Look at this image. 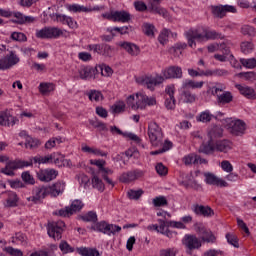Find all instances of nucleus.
I'll list each match as a JSON object with an SVG mask.
<instances>
[{
  "label": "nucleus",
  "instance_id": "1",
  "mask_svg": "<svg viewBox=\"0 0 256 256\" xmlns=\"http://www.w3.org/2000/svg\"><path fill=\"white\" fill-rule=\"evenodd\" d=\"M136 99H137L136 104H134L133 101H135V96L134 95L128 96L127 105L131 107V109H134V110L145 109L147 105L152 106V105H156L157 103V100H155V98L149 97L143 93H137Z\"/></svg>",
  "mask_w": 256,
  "mask_h": 256
},
{
  "label": "nucleus",
  "instance_id": "2",
  "mask_svg": "<svg viewBox=\"0 0 256 256\" xmlns=\"http://www.w3.org/2000/svg\"><path fill=\"white\" fill-rule=\"evenodd\" d=\"M225 129H227V131L230 132L231 135L239 137L241 135H245V131L247 130V124L241 119L226 118Z\"/></svg>",
  "mask_w": 256,
  "mask_h": 256
},
{
  "label": "nucleus",
  "instance_id": "3",
  "mask_svg": "<svg viewBox=\"0 0 256 256\" xmlns=\"http://www.w3.org/2000/svg\"><path fill=\"white\" fill-rule=\"evenodd\" d=\"M148 137L153 147H161L163 145V130L156 122H150L148 125Z\"/></svg>",
  "mask_w": 256,
  "mask_h": 256
},
{
  "label": "nucleus",
  "instance_id": "4",
  "mask_svg": "<svg viewBox=\"0 0 256 256\" xmlns=\"http://www.w3.org/2000/svg\"><path fill=\"white\" fill-rule=\"evenodd\" d=\"M33 162L32 161H23V160H14V161H8L6 163V166L0 170V173H3V175H7L8 177H15V171L17 169H23L24 167H32Z\"/></svg>",
  "mask_w": 256,
  "mask_h": 256
},
{
  "label": "nucleus",
  "instance_id": "5",
  "mask_svg": "<svg viewBox=\"0 0 256 256\" xmlns=\"http://www.w3.org/2000/svg\"><path fill=\"white\" fill-rule=\"evenodd\" d=\"M185 247L186 255H191L194 251H199L203 243L195 234H186L182 240Z\"/></svg>",
  "mask_w": 256,
  "mask_h": 256
},
{
  "label": "nucleus",
  "instance_id": "6",
  "mask_svg": "<svg viewBox=\"0 0 256 256\" xmlns=\"http://www.w3.org/2000/svg\"><path fill=\"white\" fill-rule=\"evenodd\" d=\"M93 231H97L98 233H103V235H108L111 237L116 233H120L121 226L115 224H109L107 221L97 222L94 226L91 227Z\"/></svg>",
  "mask_w": 256,
  "mask_h": 256
},
{
  "label": "nucleus",
  "instance_id": "7",
  "mask_svg": "<svg viewBox=\"0 0 256 256\" xmlns=\"http://www.w3.org/2000/svg\"><path fill=\"white\" fill-rule=\"evenodd\" d=\"M65 231V222L63 220L52 221L47 225V233L54 241H59Z\"/></svg>",
  "mask_w": 256,
  "mask_h": 256
},
{
  "label": "nucleus",
  "instance_id": "8",
  "mask_svg": "<svg viewBox=\"0 0 256 256\" xmlns=\"http://www.w3.org/2000/svg\"><path fill=\"white\" fill-rule=\"evenodd\" d=\"M213 143V140L209 138L207 143L203 142L200 145L198 153H203L204 155H211V153H213L215 149L216 151H225V140L217 141L216 146Z\"/></svg>",
  "mask_w": 256,
  "mask_h": 256
},
{
  "label": "nucleus",
  "instance_id": "9",
  "mask_svg": "<svg viewBox=\"0 0 256 256\" xmlns=\"http://www.w3.org/2000/svg\"><path fill=\"white\" fill-rule=\"evenodd\" d=\"M85 204L81 200H74L70 206H66L56 212L54 215H58V217H71V215H75V213H79L81 209H83Z\"/></svg>",
  "mask_w": 256,
  "mask_h": 256
},
{
  "label": "nucleus",
  "instance_id": "10",
  "mask_svg": "<svg viewBox=\"0 0 256 256\" xmlns=\"http://www.w3.org/2000/svg\"><path fill=\"white\" fill-rule=\"evenodd\" d=\"M185 36L188 41L189 47L192 48L197 46V43H195V41H198V43H203L206 41L204 28H202V30L190 29L185 33Z\"/></svg>",
  "mask_w": 256,
  "mask_h": 256
},
{
  "label": "nucleus",
  "instance_id": "11",
  "mask_svg": "<svg viewBox=\"0 0 256 256\" xmlns=\"http://www.w3.org/2000/svg\"><path fill=\"white\" fill-rule=\"evenodd\" d=\"M63 35V30L58 27H44L36 31L38 39H59Z\"/></svg>",
  "mask_w": 256,
  "mask_h": 256
},
{
  "label": "nucleus",
  "instance_id": "12",
  "mask_svg": "<svg viewBox=\"0 0 256 256\" xmlns=\"http://www.w3.org/2000/svg\"><path fill=\"white\" fill-rule=\"evenodd\" d=\"M194 229L197 235H199L201 243H215V235H213V232H211V230L206 229L205 225L201 223H196L194 225Z\"/></svg>",
  "mask_w": 256,
  "mask_h": 256
},
{
  "label": "nucleus",
  "instance_id": "13",
  "mask_svg": "<svg viewBox=\"0 0 256 256\" xmlns=\"http://www.w3.org/2000/svg\"><path fill=\"white\" fill-rule=\"evenodd\" d=\"M19 56L15 51H10L9 55H6L4 58L0 59V71H5V69H11L14 65L19 63Z\"/></svg>",
  "mask_w": 256,
  "mask_h": 256
},
{
  "label": "nucleus",
  "instance_id": "14",
  "mask_svg": "<svg viewBox=\"0 0 256 256\" xmlns=\"http://www.w3.org/2000/svg\"><path fill=\"white\" fill-rule=\"evenodd\" d=\"M163 81H165V77L156 76L140 78L138 83H140V85H144V87H147L150 91H155V87H157V85H161Z\"/></svg>",
  "mask_w": 256,
  "mask_h": 256
},
{
  "label": "nucleus",
  "instance_id": "15",
  "mask_svg": "<svg viewBox=\"0 0 256 256\" xmlns=\"http://www.w3.org/2000/svg\"><path fill=\"white\" fill-rule=\"evenodd\" d=\"M145 173L143 170H132L128 172H124L119 177L120 183H131L133 181H137V179H141Z\"/></svg>",
  "mask_w": 256,
  "mask_h": 256
},
{
  "label": "nucleus",
  "instance_id": "16",
  "mask_svg": "<svg viewBox=\"0 0 256 256\" xmlns=\"http://www.w3.org/2000/svg\"><path fill=\"white\" fill-rule=\"evenodd\" d=\"M49 195V188L47 186L36 187L33 190V195L28 197V201H32L33 203H41L42 199H45L46 196Z\"/></svg>",
  "mask_w": 256,
  "mask_h": 256
},
{
  "label": "nucleus",
  "instance_id": "17",
  "mask_svg": "<svg viewBox=\"0 0 256 256\" xmlns=\"http://www.w3.org/2000/svg\"><path fill=\"white\" fill-rule=\"evenodd\" d=\"M231 49H233V43L231 40L226 39V50H225V55H226V61H228L234 69H242L241 63L235 59V56L231 54Z\"/></svg>",
  "mask_w": 256,
  "mask_h": 256
},
{
  "label": "nucleus",
  "instance_id": "18",
  "mask_svg": "<svg viewBox=\"0 0 256 256\" xmlns=\"http://www.w3.org/2000/svg\"><path fill=\"white\" fill-rule=\"evenodd\" d=\"M57 175H59V172L55 169H44L37 172L39 181H44L45 183L57 179Z\"/></svg>",
  "mask_w": 256,
  "mask_h": 256
},
{
  "label": "nucleus",
  "instance_id": "19",
  "mask_svg": "<svg viewBox=\"0 0 256 256\" xmlns=\"http://www.w3.org/2000/svg\"><path fill=\"white\" fill-rule=\"evenodd\" d=\"M163 77L165 79H182L183 70L179 66H170L163 70Z\"/></svg>",
  "mask_w": 256,
  "mask_h": 256
},
{
  "label": "nucleus",
  "instance_id": "20",
  "mask_svg": "<svg viewBox=\"0 0 256 256\" xmlns=\"http://www.w3.org/2000/svg\"><path fill=\"white\" fill-rule=\"evenodd\" d=\"M192 211L193 213H195V215H198L199 217H213V215H215V212L212 210L211 207L199 204L192 205Z\"/></svg>",
  "mask_w": 256,
  "mask_h": 256
},
{
  "label": "nucleus",
  "instance_id": "21",
  "mask_svg": "<svg viewBox=\"0 0 256 256\" xmlns=\"http://www.w3.org/2000/svg\"><path fill=\"white\" fill-rule=\"evenodd\" d=\"M208 93H211L217 98L218 105H225V88L221 85H216L209 88Z\"/></svg>",
  "mask_w": 256,
  "mask_h": 256
},
{
  "label": "nucleus",
  "instance_id": "22",
  "mask_svg": "<svg viewBox=\"0 0 256 256\" xmlns=\"http://www.w3.org/2000/svg\"><path fill=\"white\" fill-rule=\"evenodd\" d=\"M48 187V194L51 197H59V195H63V191H65L66 184L64 181H57L56 183L47 186Z\"/></svg>",
  "mask_w": 256,
  "mask_h": 256
},
{
  "label": "nucleus",
  "instance_id": "23",
  "mask_svg": "<svg viewBox=\"0 0 256 256\" xmlns=\"http://www.w3.org/2000/svg\"><path fill=\"white\" fill-rule=\"evenodd\" d=\"M205 183L207 185H214L215 187H225V180L217 177L211 172L204 173Z\"/></svg>",
  "mask_w": 256,
  "mask_h": 256
},
{
  "label": "nucleus",
  "instance_id": "24",
  "mask_svg": "<svg viewBox=\"0 0 256 256\" xmlns=\"http://www.w3.org/2000/svg\"><path fill=\"white\" fill-rule=\"evenodd\" d=\"M79 77L83 81H87V79H95V75H97V67H91V66H86L81 68L79 71Z\"/></svg>",
  "mask_w": 256,
  "mask_h": 256
},
{
  "label": "nucleus",
  "instance_id": "25",
  "mask_svg": "<svg viewBox=\"0 0 256 256\" xmlns=\"http://www.w3.org/2000/svg\"><path fill=\"white\" fill-rule=\"evenodd\" d=\"M236 89H238L240 95H243V97H246V99H256V93L255 89L247 86V85H241V84H236L235 85Z\"/></svg>",
  "mask_w": 256,
  "mask_h": 256
},
{
  "label": "nucleus",
  "instance_id": "26",
  "mask_svg": "<svg viewBox=\"0 0 256 256\" xmlns=\"http://www.w3.org/2000/svg\"><path fill=\"white\" fill-rule=\"evenodd\" d=\"M19 120L13 116H9L7 112H0V125L4 127H13Z\"/></svg>",
  "mask_w": 256,
  "mask_h": 256
},
{
  "label": "nucleus",
  "instance_id": "27",
  "mask_svg": "<svg viewBox=\"0 0 256 256\" xmlns=\"http://www.w3.org/2000/svg\"><path fill=\"white\" fill-rule=\"evenodd\" d=\"M119 45H120V47H122V49L127 51V53H129V55H132L133 57H137V55H139V53H141L139 46H137L134 43L120 42Z\"/></svg>",
  "mask_w": 256,
  "mask_h": 256
},
{
  "label": "nucleus",
  "instance_id": "28",
  "mask_svg": "<svg viewBox=\"0 0 256 256\" xmlns=\"http://www.w3.org/2000/svg\"><path fill=\"white\" fill-rule=\"evenodd\" d=\"M114 21L118 23H129L131 21V14L125 10L115 11Z\"/></svg>",
  "mask_w": 256,
  "mask_h": 256
},
{
  "label": "nucleus",
  "instance_id": "29",
  "mask_svg": "<svg viewBox=\"0 0 256 256\" xmlns=\"http://www.w3.org/2000/svg\"><path fill=\"white\" fill-rule=\"evenodd\" d=\"M150 13H154L155 15H160L161 17H167V10L162 8L161 5L151 2L149 6Z\"/></svg>",
  "mask_w": 256,
  "mask_h": 256
},
{
  "label": "nucleus",
  "instance_id": "30",
  "mask_svg": "<svg viewBox=\"0 0 256 256\" xmlns=\"http://www.w3.org/2000/svg\"><path fill=\"white\" fill-rule=\"evenodd\" d=\"M223 131H224L223 127H221V126H214L208 132V137L213 142H215V139H221V137H223Z\"/></svg>",
  "mask_w": 256,
  "mask_h": 256
},
{
  "label": "nucleus",
  "instance_id": "31",
  "mask_svg": "<svg viewBox=\"0 0 256 256\" xmlns=\"http://www.w3.org/2000/svg\"><path fill=\"white\" fill-rule=\"evenodd\" d=\"M211 13L217 19L225 17V5H212L210 6Z\"/></svg>",
  "mask_w": 256,
  "mask_h": 256
},
{
  "label": "nucleus",
  "instance_id": "32",
  "mask_svg": "<svg viewBox=\"0 0 256 256\" xmlns=\"http://www.w3.org/2000/svg\"><path fill=\"white\" fill-rule=\"evenodd\" d=\"M30 161H34V163H38V165H45L47 163H53V156L52 154L47 155V156H41V155H37L35 157H33Z\"/></svg>",
  "mask_w": 256,
  "mask_h": 256
},
{
  "label": "nucleus",
  "instance_id": "33",
  "mask_svg": "<svg viewBox=\"0 0 256 256\" xmlns=\"http://www.w3.org/2000/svg\"><path fill=\"white\" fill-rule=\"evenodd\" d=\"M100 174L102 179L108 183V185H111V187H115V183L113 180L110 179L109 175H113V170L106 168L105 166L100 170Z\"/></svg>",
  "mask_w": 256,
  "mask_h": 256
},
{
  "label": "nucleus",
  "instance_id": "34",
  "mask_svg": "<svg viewBox=\"0 0 256 256\" xmlns=\"http://www.w3.org/2000/svg\"><path fill=\"white\" fill-rule=\"evenodd\" d=\"M225 237L228 245H231V247H234V249H239V237L237 236V234L227 233Z\"/></svg>",
  "mask_w": 256,
  "mask_h": 256
},
{
  "label": "nucleus",
  "instance_id": "35",
  "mask_svg": "<svg viewBox=\"0 0 256 256\" xmlns=\"http://www.w3.org/2000/svg\"><path fill=\"white\" fill-rule=\"evenodd\" d=\"M77 253L81 256H99V250L87 247L77 248Z\"/></svg>",
  "mask_w": 256,
  "mask_h": 256
},
{
  "label": "nucleus",
  "instance_id": "36",
  "mask_svg": "<svg viewBox=\"0 0 256 256\" xmlns=\"http://www.w3.org/2000/svg\"><path fill=\"white\" fill-rule=\"evenodd\" d=\"M205 82L200 81V82H195L193 80H185L182 84V89H201Z\"/></svg>",
  "mask_w": 256,
  "mask_h": 256
},
{
  "label": "nucleus",
  "instance_id": "37",
  "mask_svg": "<svg viewBox=\"0 0 256 256\" xmlns=\"http://www.w3.org/2000/svg\"><path fill=\"white\" fill-rule=\"evenodd\" d=\"M101 73L102 77H111L113 75V69L107 65L96 66V74Z\"/></svg>",
  "mask_w": 256,
  "mask_h": 256
},
{
  "label": "nucleus",
  "instance_id": "38",
  "mask_svg": "<svg viewBox=\"0 0 256 256\" xmlns=\"http://www.w3.org/2000/svg\"><path fill=\"white\" fill-rule=\"evenodd\" d=\"M39 91L42 95H49V93L55 91V85L53 83H40Z\"/></svg>",
  "mask_w": 256,
  "mask_h": 256
},
{
  "label": "nucleus",
  "instance_id": "39",
  "mask_svg": "<svg viewBox=\"0 0 256 256\" xmlns=\"http://www.w3.org/2000/svg\"><path fill=\"white\" fill-rule=\"evenodd\" d=\"M68 11L72 13H89V8L81 6L79 4H72L67 6Z\"/></svg>",
  "mask_w": 256,
  "mask_h": 256
},
{
  "label": "nucleus",
  "instance_id": "40",
  "mask_svg": "<svg viewBox=\"0 0 256 256\" xmlns=\"http://www.w3.org/2000/svg\"><path fill=\"white\" fill-rule=\"evenodd\" d=\"M88 99H90L91 101H103V94L101 93V91L99 90H90L87 93Z\"/></svg>",
  "mask_w": 256,
  "mask_h": 256
},
{
  "label": "nucleus",
  "instance_id": "41",
  "mask_svg": "<svg viewBox=\"0 0 256 256\" xmlns=\"http://www.w3.org/2000/svg\"><path fill=\"white\" fill-rule=\"evenodd\" d=\"M142 31L147 37H155V25L151 23H144L142 25Z\"/></svg>",
  "mask_w": 256,
  "mask_h": 256
},
{
  "label": "nucleus",
  "instance_id": "42",
  "mask_svg": "<svg viewBox=\"0 0 256 256\" xmlns=\"http://www.w3.org/2000/svg\"><path fill=\"white\" fill-rule=\"evenodd\" d=\"M92 187L94 189H97L98 191H105V184L103 183V180L97 177V175H94L92 178Z\"/></svg>",
  "mask_w": 256,
  "mask_h": 256
},
{
  "label": "nucleus",
  "instance_id": "43",
  "mask_svg": "<svg viewBox=\"0 0 256 256\" xmlns=\"http://www.w3.org/2000/svg\"><path fill=\"white\" fill-rule=\"evenodd\" d=\"M212 119L213 114H211L209 111H204L200 113V115L196 118V121H199L200 123H210Z\"/></svg>",
  "mask_w": 256,
  "mask_h": 256
},
{
  "label": "nucleus",
  "instance_id": "44",
  "mask_svg": "<svg viewBox=\"0 0 256 256\" xmlns=\"http://www.w3.org/2000/svg\"><path fill=\"white\" fill-rule=\"evenodd\" d=\"M199 159V155L190 154L183 158V163H185L186 165H197V163H199Z\"/></svg>",
  "mask_w": 256,
  "mask_h": 256
},
{
  "label": "nucleus",
  "instance_id": "45",
  "mask_svg": "<svg viewBox=\"0 0 256 256\" xmlns=\"http://www.w3.org/2000/svg\"><path fill=\"white\" fill-rule=\"evenodd\" d=\"M240 48L244 55H249L255 49V45H253V42L246 41L241 43Z\"/></svg>",
  "mask_w": 256,
  "mask_h": 256
},
{
  "label": "nucleus",
  "instance_id": "46",
  "mask_svg": "<svg viewBox=\"0 0 256 256\" xmlns=\"http://www.w3.org/2000/svg\"><path fill=\"white\" fill-rule=\"evenodd\" d=\"M89 123L95 129H99V131H107V125L105 123L99 121V119H97V118H93V119L89 120Z\"/></svg>",
  "mask_w": 256,
  "mask_h": 256
},
{
  "label": "nucleus",
  "instance_id": "47",
  "mask_svg": "<svg viewBox=\"0 0 256 256\" xmlns=\"http://www.w3.org/2000/svg\"><path fill=\"white\" fill-rule=\"evenodd\" d=\"M84 153H93V155H98L99 157H107V152H103L100 149H93L89 146L82 147Z\"/></svg>",
  "mask_w": 256,
  "mask_h": 256
},
{
  "label": "nucleus",
  "instance_id": "48",
  "mask_svg": "<svg viewBox=\"0 0 256 256\" xmlns=\"http://www.w3.org/2000/svg\"><path fill=\"white\" fill-rule=\"evenodd\" d=\"M182 97L184 98V103H195L197 95L191 93L189 90L182 92Z\"/></svg>",
  "mask_w": 256,
  "mask_h": 256
},
{
  "label": "nucleus",
  "instance_id": "49",
  "mask_svg": "<svg viewBox=\"0 0 256 256\" xmlns=\"http://www.w3.org/2000/svg\"><path fill=\"white\" fill-rule=\"evenodd\" d=\"M81 219L86 223H97V213L90 211L87 214L81 216Z\"/></svg>",
  "mask_w": 256,
  "mask_h": 256
},
{
  "label": "nucleus",
  "instance_id": "50",
  "mask_svg": "<svg viewBox=\"0 0 256 256\" xmlns=\"http://www.w3.org/2000/svg\"><path fill=\"white\" fill-rule=\"evenodd\" d=\"M240 63L241 65H243V67H246V69H255L256 67L255 58H249V59L242 58L240 59Z\"/></svg>",
  "mask_w": 256,
  "mask_h": 256
},
{
  "label": "nucleus",
  "instance_id": "51",
  "mask_svg": "<svg viewBox=\"0 0 256 256\" xmlns=\"http://www.w3.org/2000/svg\"><path fill=\"white\" fill-rule=\"evenodd\" d=\"M65 160V156L60 153H52V163H55L57 167H61Z\"/></svg>",
  "mask_w": 256,
  "mask_h": 256
},
{
  "label": "nucleus",
  "instance_id": "52",
  "mask_svg": "<svg viewBox=\"0 0 256 256\" xmlns=\"http://www.w3.org/2000/svg\"><path fill=\"white\" fill-rule=\"evenodd\" d=\"M59 249L60 251H62V253L67 254V253H73V251H75L74 247H71V245H69V243H67V241H62L59 244Z\"/></svg>",
  "mask_w": 256,
  "mask_h": 256
},
{
  "label": "nucleus",
  "instance_id": "53",
  "mask_svg": "<svg viewBox=\"0 0 256 256\" xmlns=\"http://www.w3.org/2000/svg\"><path fill=\"white\" fill-rule=\"evenodd\" d=\"M237 77H244L246 81H256V73L255 72H240L237 74Z\"/></svg>",
  "mask_w": 256,
  "mask_h": 256
},
{
  "label": "nucleus",
  "instance_id": "54",
  "mask_svg": "<svg viewBox=\"0 0 256 256\" xmlns=\"http://www.w3.org/2000/svg\"><path fill=\"white\" fill-rule=\"evenodd\" d=\"M171 31L164 29L160 35L158 36V41L159 43H161V45H165V43H167L169 41V35H170Z\"/></svg>",
  "mask_w": 256,
  "mask_h": 256
},
{
  "label": "nucleus",
  "instance_id": "55",
  "mask_svg": "<svg viewBox=\"0 0 256 256\" xmlns=\"http://www.w3.org/2000/svg\"><path fill=\"white\" fill-rule=\"evenodd\" d=\"M167 198L165 196H158L153 199L154 207H165L167 205Z\"/></svg>",
  "mask_w": 256,
  "mask_h": 256
},
{
  "label": "nucleus",
  "instance_id": "56",
  "mask_svg": "<svg viewBox=\"0 0 256 256\" xmlns=\"http://www.w3.org/2000/svg\"><path fill=\"white\" fill-rule=\"evenodd\" d=\"M19 197L16 193H11L7 199V207H17Z\"/></svg>",
  "mask_w": 256,
  "mask_h": 256
},
{
  "label": "nucleus",
  "instance_id": "57",
  "mask_svg": "<svg viewBox=\"0 0 256 256\" xmlns=\"http://www.w3.org/2000/svg\"><path fill=\"white\" fill-rule=\"evenodd\" d=\"M242 35H248L249 37H253L255 35V28L253 26L244 25L241 28Z\"/></svg>",
  "mask_w": 256,
  "mask_h": 256
},
{
  "label": "nucleus",
  "instance_id": "58",
  "mask_svg": "<svg viewBox=\"0 0 256 256\" xmlns=\"http://www.w3.org/2000/svg\"><path fill=\"white\" fill-rule=\"evenodd\" d=\"M131 29V26L114 27L110 30V33H113V31H117V33H120V35H127L129 34V31H131Z\"/></svg>",
  "mask_w": 256,
  "mask_h": 256
},
{
  "label": "nucleus",
  "instance_id": "59",
  "mask_svg": "<svg viewBox=\"0 0 256 256\" xmlns=\"http://www.w3.org/2000/svg\"><path fill=\"white\" fill-rule=\"evenodd\" d=\"M127 195H128L129 199L137 200V199L141 198V195H143V190L142 189H139V190H129L127 192Z\"/></svg>",
  "mask_w": 256,
  "mask_h": 256
},
{
  "label": "nucleus",
  "instance_id": "60",
  "mask_svg": "<svg viewBox=\"0 0 256 256\" xmlns=\"http://www.w3.org/2000/svg\"><path fill=\"white\" fill-rule=\"evenodd\" d=\"M11 39L13 41L23 42V41H27V36L24 33H21V32H13L11 34Z\"/></svg>",
  "mask_w": 256,
  "mask_h": 256
},
{
  "label": "nucleus",
  "instance_id": "61",
  "mask_svg": "<svg viewBox=\"0 0 256 256\" xmlns=\"http://www.w3.org/2000/svg\"><path fill=\"white\" fill-rule=\"evenodd\" d=\"M21 178L24 183H28L29 185L35 184V179L33 178V176H31L29 172H23Z\"/></svg>",
  "mask_w": 256,
  "mask_h": 256
},
{
  "label": "nucleus",
  "instance_id": "62",
  "mask_svg": "<svg viewBox=\"0 0 256 256\" xmlns=\"http://www.w3.org/2000/svg\"><path fill=\"white\" fill-rule=\"evenodd\" d=\"M27 241V236L21 232H17L14 237H12V243H25Z\"/></svg>",
  "mask_w": 256,
  "mask_h": 256
},
{
  "label": "nucleus",
  "instance_id": "63",
  "mask_svg": "<svg viewBox=\"0 0 256 256\" xmlns=\"http://www.w3.org/2000/svg\"><path fill=\"white\" fill-rule=\"evenodd\" d=\"M166 98H175V84L167 85L165 88Z\"/></svg>",
  "mask_w": 256,
  "mask_h": 256
},
{
  "label": "nucleus",
  "instance_id": "64",
  "mask_svg": "<svg viewBox=\"0 0 256 256\" xmlns=\"http://www.w3.org/2000/svg\"><path fill=\"white\" fill-rule=\"evenodd\" d=\"M113 113H123L125 111V102H119L112 106Z\"/></svg>",
  "mask_w": 256,
  "mask_h": 256
}]
</instances>
